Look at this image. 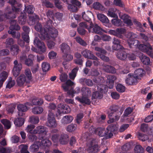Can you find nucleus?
<instances>
[{
  "label": "nucleus",
  "mask_w": 153,
  "mask_h": 153,
  "mask_svg": "<svg viewBox=\"0 0 153 153\" xmlns=\"http://www.w3.org/2000/svg\"><path fill=\"white\" fill-rule=\"evenodd\" d=\"M74 85V83L71 80H68L65 84H64L62 87L65 92H67V94L71 95L73 97L74 94L76 93V91H74L73 86Z\"/></svg>",
  "instance_id": "f257e3e1"
},
{
  "label": "nucleus",
  "mask_w": 153,
  "mask_h": 153,
  "mask_svg": "<svg viewBox=\"0 0 153 153\" xmlns=\"http://www.w3.org/2000/svg\"><path fill=\"white\" fill-rule=\"evenodd\" d=\"M35 28L36 31L40 32L39 37L42 40L45 39L48 37L47 29L44 28L43 30L42 26L40 23H37L35 26Z\"/></svg>",
  "instance_id": "f03ea898"
},
{
  "label": "nucleus",
  "mask_w": 153,
  "mask_h": 153,
  "mask_svg": "<svg viewBox=\"0 0 153 153\" xmlns=\"http://www.w3.org/2000/svg\"><path fill=\"white\" fill-rule=\"evenodd\" d=\"M89 146L87 149L89 153L98 152L99 150V146L98 145V140L93 139L90 140L89 142Z\"/></svg>",
  "instance_id": "7ed1b4c3"
},
{
  "label": "nucleus",
  "mask_w": 153,
  "mask_h": 153,
  "mask_svg": "<svg viewBox=\"0 0 153 153\" xmlns=\"http://www.w3.org/2000/svg\"><path fill=\"white\" fill-rule=\"evenodd\" d=\"M57 114H56V116L57 117L61 114H68L70 113L71 111L69 107L65 104L59 103L57 105Z\"/></svg>",
  "instance_id": "20e7f679"
},
{
  "label": "nucleus",
  "mask_w": 153,
  "mask_h": 153,
  "mask_svg": "<svg viewBox=\"0 0 153 153\" xmlns=\"http://www.w3.org/2000/svg\"><path fill=\"white\" fill-rule=\"evenodd\" d=\"M95 49L96 51L99 52L96 53L97 56L104 62H107L109 61V58L105 56L107 51L105 50L97 47H95Z\"/></svg>",
  "instance_id": "39448f33"
},
{
  "label": "nucleus",
  "mask_w": 153,
  "mask_h": 153,
  "mask_svg": "<svg viewBox=\"0 0 153 153\" xmlns=\"http://www.w3.org/2000/svg\"><path fill=\"white\" fill-rule=\"evenodd\" d=\"M138 48L143 52H146L150 56L153 58L152 48L149 44L147 45L140 44L138 46Z\"/></svg>",
  "instance_id": "423d86ee"
},
{
  "label": "nucleus",
  "mask_w": 153,
  "mask_h": 153,
  "mask_svg": "<svg viewBox=\"0 0 153 153\" xmlns=\"http://www.w3.org/2000/svg\"><path fill=\"white\" fill-rule=\"evenodd\" d=\"M53 113L49 111L48 114V120L46 125L50 127H55L57 125Z\"/></svg>",
  "instance_id": "0eeeda50"
},
{
  "label": "nucleus",
  "mask_w": 153,
  "mask_h": 153,
  "mask_svg": "<svg viewBox=\"0 0 153 153\" xmlns=\"http://www.w3.org/2000/svg\"><path fill=\"white\" fill-rule=\"evenodd\" d=\"M126 32V29L123 28H117L116 30H110L109 31L110 34L122 39H123L124 36L122 34Z\"/></svg>",
  "instance_id": "6e6552de"
},
{
  "label": "nucleus",
  "mask_w": 153,
  "mask_h": 153,
  "mask_svg": "<svg viewBox=\"0 0 153 153\" xmlns=\"http://www.w3.org/2000/svg\"><path fill=\"white\" fill-rule=\"evenodd\" d=\"M120 112H118L117 113L112 112H108V116L110 120L108 121V123H110L117 121L119 119L120 116L122 114V111H120Z\"/></svg>",
  "instance_id": "1a4fd4ad"
},
{
  "label": "nucleus",
  "mask_w": 153,
  "mask_h": 153,
  "mask_svg": "<svg viewBox=\"0 0 153 153\" xmlns=\"http://www.w3.org/2000/svg\"><path fill=\"white\" fill-rule=\"evenodd\" d=\"M17 12L12 10L10 8L7 7L5 10V12L4 13V16L7 19H15L16 17V13Z\"/></svg>",
  "instance_id": "9d476101"
},
{
  "label": "nucleus",
  "mask_w": 153,
  "mask_h": 153,
  "mask_svg": "<svg viewBox=\"0 0 153 153\" xmlns=\"http://www.w3.org/2000/svg\"><path fill=\"white\" fill-rule=\"evenodd\" d=\"M34 44L36 45L42 53L46 52V48L44 43L40 41L37 37H35L33 42Z\"/></svg>",
  "instance_id": "9b49d317"
},
{
  "label": "nucleus",
  "mask_w": 153,
  "mask_h": 153,
  "mask_svg": "<svg viewBox=\"0 0 153 153\" xmlns=\"http://www.w3.org/2000/svg\"><path fill=\"white\" fill-rule=\"evenodd\" d=\"M118 129V126L114 124L109 125L106 128V130L108 131V138H110L113 136L112 133H115Z\"/></svg>",
  "instance_id": "f8f14e48"
},
{
  "label": "nucleus",
  "mask_w": 153,
  "mask_h": 153,
  "mask_svg": "<svg viewBox=\"0 0 153 153\" xmlns=\"http://www.w3.org/2000/svg\"><path fill=\"white\" fill-rule=\"evenodd\" d=\"M81 53L85 58L97 60L98 58L93 54L92 52L89 50L85 49L82 51Z\"/></svg>",
  "instance_id": "ddd939ff"
},
{
  "label": "nucleus",
  "mask_w": 153,
  "mask_h": 153,
  "mask_svg": "<svg viewBox=\"0 0 153 153\" xmlns=\"http://www.w3.org/2000/svg\"><path fill=\"white\" fill-rule=\"evenodd\" d=\"M16 82L17 85L20 87L23 86L25 83L28 82V79H26L25 75L24 74L20 75L19 76L17 77Z\"/></svg>",
  "instance_id": "4468645a"
},
{
  "label": "nucleus",
  "mask_w": 153,
  "mask_h": 153,
  "mask_svg": "<svg viewBox=\"0 0 153 153\" xmlns=\"http://www.w3.org/2000/svg\"><path fill=\"white\" fill-rule=\"evenodd\" d=\"M128 77L126 80V83L128 85H134L137 82V79L134 75L132 76V74H129L128 75Z\"/></svg>",
  "instance_id": "2eb2a0df"
},
{
  "label": "nucleus",
  "mask_w": 153,
  "mask_h": 153,
  "mask_svg": "<svg viewBox=\"0 0 153 153\" xmlns=\"http://www.w3.org/2000/svg\"><path fill=\"white\" fill-rule=\"evenodd\" d=\"M100 137H105L108 138V131L105 130V128L103 127H99L97 128L96 134Z\"/></svg>",
  "instance_id": "dca6fc26"
},
{
  "label": "nucleus",
  "mask_w": 153,
  "mask_h": 153,
  "mask_svg": "<svg viewBox=\"0 0 153 153\" xmlns=\"http://www.w3.org/2000/svg\"><path fill=\"white\" fill-rule=\"evenodd\" d=\"M9 3L11 5L13 10L16 12H19V8L21 6V4L18 3L15 0H9Z\"/></svg>",
  "instance_id": "f3484780"
},
{
  "label": "nucleus",
  "mask_w": 153,
  "mask_h": 153,
  "mask_svg": "<svg viewBox=\"0 0 153 153\" xmlns=\"http://www.w3.org/2000/svg\"><path fill=\"white\" fill-rule=\"evenodd\" d=\"M48 131V129L45 127L39 126L35 129V134L38 133L46 135Z\"/></svg>",
  "instance_id": "a211bd4d"
},
{
  "label": "nucleus",
  "mask_w": 153,
  "mask_h": 153,
  "mask_svg": "<svg viewBox=\"0 0 153 153\" xmlns=\"http://www.w3.org/2000/svg\"><path fill=\"white\" fill-rule=\"evenodd\" d=\"M76 99L84 105L85 104L89 105L91 103V101L88 97L82 96L81 97H76Z\"/></svg>",
  "instance_id": "6ab92c4d"
},
{
  "label": "nucleus",
  "mask_w": 153,
  "mask_h": 153,
  "mask_svg": "<svg viewBox=\"0 0 153 153\" xmlns=\"http://www.w3.org/2000/svg\"><path fill=\"white\" fill-rule=\"evenodd\" d=\"M113 49L115 50H119L123 48V47L120 45V40L116 38L113 39Z\"/></svg>",
  "instance_id": "aec40b11"
},
{
  "label": "nucleus",
  "mask_w": 153,
  "mask_h": 153,
  "mask_svg": "<svg viewBox=\"0 0 153 153\" xmlns=\"http://www.w3.org/2000/svg\"><path fill=\"white\" fill-rule=\"evenodd\" d=\"M124 50V49L123 48L119 50V51L117 55V57L121 60H125L128 56L127 53Z\"/></svg>",
  "instance_id": "412c9836"
},
{
  "label": "nucleus",
  "mask_w": 153,
  "mask_h": 153,
  "mask_svg": "<svg viewBox=\"0 0 153 153\" xmlns=\"http://www.w3.org/2000/svg\"><path fill=\"white\" fill-rule=\"evenodd\" d=\"M47 33L48 36L49 35L52 38H55L57 37L58 35V31L56 29L54 28H50L47 30ZM49 38V36L48 38H46L45 39H48Z\"/></svg>",
  "instance_id": "4be33fe9"
},
{
  "label": "nucleus",
  "mask_w": 153,
  "mask_h": 153,
  "mask_svg": "<svg viewBox=\"0 0 153 153\" xmlns=\"http://www.w3.org/2000/svg\"><path fill=\"white\" fill-rule=\"evenodd\" d=\"M145 73L144 69L142 68H139L135 71L134 75L138 79H140L141 78L145 75Z\"/></svg>",
  "instance_id": "5701e85b"
},
{
  "label": "nucleus",
  "mask_w": 153,
  "mask_h": 153,
  "mask_svg": "<svg viewBox=\"0 0 153 153\" xmlns=\"http://www.w3.org/2000/svg\"><path fill=\"white\" fill-rule=\"evenodd\" d=\"M69 140L68 135L66 134H61L59 141L60 144L62 145L67 144Z\"/></svg>",
  "instance_id": "b1692460"
},
{
  "label": "nucleus",
  "mask_w": 153,
  "mask_h": 153,
  "mask_svg": "<svg viewBox=\"0 0 153 153\" xmlns=\"http://www.w3.org/2000/svg\"><path fill=\"white\" fill-rule=\"evenodd\" d=\"M10 27L9 30H19L20 27L19 25L17 24V21L16 20H12L10 22Z\"/></svg>",
  "instance_id": "393cba45"
},
{
  "label": "nucleus",
  "mask_w": 153,
  "mask_h": 153,
  "mask_svg": "<svg viewBox=\"0 0 153 153\" xmlns=\"http://www.w3.org/2000/svg\"><path fill=\"white\" fill-rule=\"evenodd\" d=\"M79 25L81 28H85L88 29L89 31H91V29L93 27V24L92 22H81L80 23Z\"/></svg>",
  "instance_id": "a878e982"
},
{
  "label": "nucleus",
  "mask_w": 153,
  "mask_h": 153,
  "mask_svg": "<svg viewBox=\"0 0 153 153\" xmlns=\"http://www.w3.org/2000/svg\"><path fill=\"white\" fill-rule=\"evenodd\" d=\"M39 20V17L38 16L33 14L32 16H29V24L30 25H32L35 24L36 22H37Z\"/></svg>",
  "instance_id": "bb28decb"
},
{
  "label": "nucleus",
  "mask_w": 153,
  "mask_h": 153,
  "mask_svg": "<svg viewBox=\"0 0 153 153\" xmlns=\"http://www.w3.org/2000/svg\"><path fill=\"white\" fill-rule=\"evenodd\" d=\"M117 79L116 77L113 75H108L107 76V79L108 81V85L110 88H113L114 85V81Z\"/></svg>",
  "instance_id": "cd10ccee"
},
{
  "label": "nucleus",
  "mask_w": 153,
  "mask_h": 153,
  "mask_svg": "<svg viewBox=\"0 0 153 153\" xmlns=\"http://www.w3.org/2000/svg\"><path fill=\"white\" fill-rule=\"evenodd\" d=\"M124 109V108L123 107H120L116 105H113L110 108V110L111 112L116 113L118 112H120V111H122V113Z\"/></svg>",
  "instance_id": "c85d7f7f"
},
{
  "label": "nucleus",
  "mask_w": 153,
  "mask_h": 153,
  "mask_svg": "<svg viewBox=\"0 0 153 153\" xmlns=\"http://www.w3.org/2000/svg\"><path fill=\"white\" fill-rule=\"evenodd\" d=\"M122 19L124 23L128 26H131L133 25V23L130 19V17L127 15L124 14L122 17Z\"/></svg>",
  "instance_id": "c756f323"
},
{
  "label": "nucleus",
  "mask_w": 153,
  "mask_h": 153,
  "mask_svg": "<svg viewBox=\"0 0 153 153\" xmlns=\"http://www.w3.org/2000/svg\"><path fill=\"white\" fill-rule=\"evenodd\" d=\"M73 117L71 115H66L64 116L62 120V123L64 124L70 123L73 120Z\"/></svg>",
  "instance_id": "7c9ffc66"
},
{
  "label": "nucleus",
  "mask_w": 153,
  "mask_h": 153,
  "mask_svg": "<svg viewBox=\"0 0 153 153\" xmlns=\"http://www.w3.org/2000/svg\"><path fill=\"white\" fill-rule=\"evenodd\" d=\"M61 49L64 54H67L70 52V48L68 45L63 43L61 45Z\"/></svg>",
  "instance_id": "2f4dec72"
},
{
  "label": "nucleus",
  "mask_w": 153,
  "mask_h": 153,
  "mask_svg": "<svg viewBox=\"0 0 153 153\" xmlns=\"http://www.w3.org/2000/svg\"><path fill=\"white\" fill-rule=\"evenodd\" d=\"M92 28L93 32L96 33L101 34L102 33V31H104L101 28L99 27L97 24H95L94 25H93Z\"/></svg>",
  "instance_id": "473e14b6"
},
{
  "label": "nucleus",
  "mask_w": 153,
  "mask_h": 153,
  "mask_svg": "<svg viewBox=\"0 0 153 153\" xmlns=\"http://www.w3.org/2000/svg\"><path fill=\"white\" fill-rule=\"evenodd\" d=\"M82 96L88 97L91 96V91L89 88L87 87H83L82 89Z\"/></svg>",
  "instance_id": "72a5a7b5"
},
{
  "label": "nucleus",
  "mask_w": 153,
  "mask_h": 153,
  "mask_svg": "<svg viewBox=\"0 0 153 153\" xmlns=\"http://www.w3.org/2000/svg\"><path fill=\"white\" fill-rule=\"evenodd\" d=\"M97 88L98 91L101 92L102 93L107 92L108 89L107 85L102 84H98Z\"/></svg>",
  "instance_id": "f704fd0d"
},
{
  "label": "nucleus",
  "mask_w": 153,
  "mask_h": 153,
  "mask_svg": "<svg viewBox=\"0 0 153 153\" xmlns=\"http://www.w3.org/2000/svg\"><path fill=\"white\" fill-rule=\"evenodd\" d=\"M98 19L104 23H108L109 20L107 17L102 14H99L97 15Z\"/></svg>",
  "instance_id": "c9c22d12"
},
{
  "label": "nucleus",
  "mask_w": 153,
  "mask_h": 153,
  "mask_svg": "<svg viewBox=\"0 0 153 153\" xmlns=\"http://www.w3.org/2000/svg\"><path fill=\"white\" fill-rule=\"evenodd\" d=\"M99 91H96L93 92L92 97V99H101L103 97V94L101 92Z\"/></svg>",
  "instance_id": "e433bc0d"
},
{
  "label": "nucleus",
  "mask_w": 153,
  "mask_h": 153,
  "mask_svg": "<svg viewBox=\"0 0 153 153\" xmlns=\"http://www.w3.org/2000/svg\"><path fill=\"white\" fill-rule=\"evenodd\" d=\"M24 120L23 118H18L15 120L14 122L16 126L20 127L24 124Z\"/></svg>",
  "instance_id": "4c0bfd02"
},
{
  "label": "nucleus",
  "mask_w": 153,
  "mask_h": 153,
  "mask_svg": "<svg viewBox=\"0 0 153 153\" xmlns=\"http://www.w3.org/2000/svg\"><path fill=\"white\" fill-rule=\"evenodd\" d=\"M31 102L34 105H41L43 103V101L42 99L34 98L32 100Z\"/></svg>",
  "instance_id": "58836bf2"
},
{
  "label": "nucleus",
  "mask_w": 153,
  "mask_h": 153,
  "mask_svg": "<svg viewBox=\"0 0 153 153\" xmlns=\"http://www.w3.org/2000/svg\"><path fill=\"white\" fill-rule=\"evenodd\" d=\"M26 16L24 13H22L18 17L19 23L21 25H24L26 21Z\"/></svg>",
  "instance_id": "ea45409f"
},
{
  "label": "nucleus",
  "mask_w": 153,
  "mask_h": 153,
  "mask_svg": "<svg viewBox=\"0 0 153 153\" xmlns=\"http://www.w3.org/2000/svg\"><path fill=\"white\" fill-rule=\"evenodd\" d=\"M10 51L14 55H17L19 53L20 50L17 45H14L10 48Z\"/></svg>",
  "instance_id": "a19ab883"
},
{
  "label": "nucleus",
  "mask_w": 153,
  "mask_h": 153,
  "mask_svg": "<svg viewBox=\"0 0 153 153\" xmlns=\"http://www.w3.org/2000/svg\"><path fill=\"white\" fill-rule=\"evenodd\" d=\"M117 18L113 19L111 21L112 24L114 25L117 26H121L123 25V22L121 20L118 19V17Z\"/></svg>",
  "instance_id": "79ce46f5"
},
{
  "label": "nucleus",
  "mask_w": 153,
  "mask_h": 153,
  "mask_svg": "<svg viewBox=\"0 0 153 153\" xmlns=\"http://www.w3.org/2000/svg\"><path fill=\"white\" fill-rule=\"evenodd\" d=\"M1 122L4 125L5 129H8L10 128L11 124L9 120L6 119H4L1 120Z\"/></svg>",
  "instance_id": "37998d69"
},
{
  "label": "nucleus",
  "mask_w": 153,
  "mask_h": 153,
  "mask_svg": "<svg viewBox=\"0 0 153 153\" xmlns=\"http://www.w3.org/2000/svg\"><path fill=\"white\" fill-rule=\"evenodd\" d=\"M80 81L81 83L84 84L85 82L86 85L89 86H91L93 84L92 81L89 79L81 78L80 79Z\"/></svg>",
  "instance_id": "c03bdc74"
},
{
  "label": "nucleus",
  "mask_w": 153,
  "mask_h": 153,
  "mask_svg": "<svg viewBox=\"0 0 153 153\" xmlns=\"http://www.w3.org/2000/svg\"><path fill=\"white\" fill-rule=\"evenodd\" d=\"M34 10V8L32 5H29L27 6H25V11L29 14H33Z\"/></svg>",
  "instance_id": "a18cd8bd"
},
{
  "label": "nucleus",
  "mask_w": 153,
  "mask_h": 153,
  "mask_svg": "<svg viewBox=\"0 0 153 153\" xmlns=\"http://www.w3.org/2000/svg\"><path fill=\"white\" fill-rule=\"evenodd\" d=\"M43 110L42 107L36 106L32 109V111L34 114H39L42 112Z\"/></svg>",
  "instance_id": "49530a36"
},
{
  "label": "nucleus",
  "mask_w": 153,
  "mask_h": 153,
  "mask_svg": "<svg viewBox=\"0 0 153 153\" xmlns=\"http://www.w3.org/2000/svg\"><path fill=\"white\" fill-rule=\"evenodd\" d=\"M8 33L9 34H11L14 38L18 39H19L20 37V33L19 32H16L14 30H9L8 31Z\"/></svg>",
  "instance_id": "de8ad7c7"
},
{
  "label": "nucleus",
  "mask_w": 153,
  "mask_h": 153,
  "mask_svg": "<svg viewBox=\"0 0 153 153\" xmlns=\"http://www.w3.org/2000/svg\"><path fill=\"white\" fill-rule=\"evenodd\" d=\"M77 128V125L75 124H71L68 125L66 128L67 131L72 132L75 131Z\"/></svg>",
  "instance_id": "09e8293b"
},
{
  "label": "nucleus",
  "mask_w": 153,
  "mask_h": 153,
  "mask_svg": "<svg viewBox=\"0 0 153 153\" xmlns=\"http://www.w3.org/2000/svg\"><path fill=\"white\" fill-rule=\"evenodd\" d=\"M141 60L143 64L145 65H149L150 62L149 58L145 56H142Z\"/></svg>",
  "instance_id": "8fccbe9b"
},
{
  "label": "nucleus",
  "mask_w": 153,
  "mask_h": 153,
  "mask_svg": "<svg viewBox=\"0 0 153 153\" xmlns=\"http://www.w3.org/2000/svg\"><path fill=\"white\" fill-rule=\"evenodd\" d=\"M35 126L33 125L30 124L28 125L26 128L25 130L27 132L30 134H35V129L33 130L35 128Z\"/></svg>",
  "instance_id": "3c124183"
},
{
  "label": "nucleus",
  "mask_w": 153,
  "mask_h": 153,
  "mask_svg": "<svg viewBox=\"0 0 153 153\" xmlns=\"http://www.w3.org/2000/svg\"><path fill=\"white\" fill-rule=\"evenodd\" d=\"M12 152V151L10 148H4L2 146H0V153H11Z\"/></svg>",
  "instance_id": "603ef678"
},
{
  "label": "nucleus",
  "mask_w": 153,
  "mask_h": 153,
  "mask_svg": "<svg viewBox=\"0 0 153 153\" xmlns=\"http://www.w3.org/2000/svg\"><path fill=\"white\" fill-rule=\"evenodd\" d=\"M135 153H143L144 150L142 146L139 145H136L134 148Z\"/></svg>",
  "instance_id": "864d4df0"
},
{
  "label": "nucleus",
  "mask_w": 153,
  "mask_h": 153,
  "mask_svg": "<svg viewBox=\"0 0 153 153\" xmlns=\"http://www.w3.org/2000/svg\"><path fill=\"white\" fill-rule=\"evenodd\" d=\"M14 43V40L12 38H8L6 39L5 42L6 48L11 47Z\"/></svg>",
  "instance_id": "5fc2aeb1"
},
{
  "label": "nucleus",
  "mask_w": 153,
  "mask_h": 153,
  "mask_svg": "<svg viewBox=\"0 0 153 153\" xmlns=\"http://www.w3.org/2000/svg\"><path fill=\"white\" fill-rule=\"evenodd\" d=\"M22 68H13V73L15 77L17 76L20 74Z\"/></svg>",
  "instance_id": "6e6d98bb"
},
{
  "label": "nucleus",
  "mask_w": 153,
  "mask_h": 153,
  "mask_svg": "<svg viewBox=\"0 0 153 153\" xmlns=\"http://www.w3.org/2000/svg\"><path fill=\"white\" fill-rule=\"evenodd\" d=\"M25 74L27 79L30 80L32 79V76L31 71L30 69L26 68L25 70Z\"/></svg>",
  "instance_id": "4d7b16f0"
},
{
  "label": "nucleus",
  "mask_w": 153,
  "mask_h": 153,
  "mask_svg": "<svg viewBox=\"0 0 153 153\" xmlns=\"http://www.w3.org/2000/svg\"><path fill=\"white\" fill-rule=\"evenodd\" d=\"M93 7L95 9L98 10H102L104 9L103 7L98 2H96L94 4Z\"/></svg>",
  "instance_id": "13d9d810"
},
{
  "label": "nucleus",
  "mask_w": 153,
  "mask_h": 153,
  "mask_svg": "<svg viewBox=\"0 0 153 153\" xmlns=\"http://www.w3.org/2000/svg\"><path fill=\"white\" fill-rule=\"evenodd\" d=\"M15 80H12V79L10 77L8 80V83L6 85V88H10L13 87L15 84Z\"/></svg>",
  "instance_id": "bf43d9fd"
},
{
  "label": "nucleus",
  "mask_w": 153,
  "mask_h": 153,
  "mask_svg": "<svg viewBox=\"0 0 153 153\" xmlns=\"http://www.w3.org/2000/svg\"><path fill=\"white\" fill-rule=\"evenodd\" d=\"M17 108L19 112H25L27 110V106L23 104L19 105L17 106Z\"/></svg>",
  "instance_id": "052dcab7"
},
{
  "label": "nucleus",
  "mask_w": 153,
  "mask_h": 153,
  "mask_svg": "<svg viewBox=\"0 0 153 153\" xmlns=\"http://www.w3.org/2000/svg\"><path fill=\"white\" fill-rule=\"evenodd\" d=\"M29 120L30 122L34 124H36L39 121V118L38 117L32 116L30 117Z\"/></svg>",
  "instance_id": "680f3d73"
},
{
  "label": "nucleus",
  "mask_w": 153,
  "mask_h": 153,
  "mask_svg": "<svg viewBox=\"0 0 153 153\" xmlns=\"http://www.w3.org/2000/svg\"><path fill=\"white\" fill-rule=\"evenodd\" d=\"M138 138L142 141H145L149 139L148 136L140 133L138 134Z\"/></svg>",
  "instance_id": "e2e57ef3"
},
{
  "label": "nucleus",
  "mask_w": 153,
  "mask_h": 153,
  "mask_svg": "<svg viewBox=\"0 0 153 153\" xmlns=\"http://www.w3.org/2000/svg\"><path fill=\"white\" fill-rule=\"evenodd\" d=\"M78 70V68H74L73 69L71 72L69 74V76L71 79H74L76 76V73Z\"/></svg>",
  "instance_id": "0e129e2a"
},
{
  "label": "nucleus",
  "mask_w": 153,
  "mask_h": 153,
  "mask_svg": "<svg viewBox=\"0 0 153 153\" xmlns=\"http://www.w3.org/2000/svg\"><path fill=\"white\" fill-rule=\"evenodd\" d=\"M8 76L7 73L5 71L2 72L0 75V80L4 82Z\"/></svg>",
  "instance_id": "69168bd1"
},
{
  "label": "nucleus",
  "mask_w": 153,
  "mask_h": 153,
  "mask_svg": "<svg viewBox=\"0 0 153 153\" xmlns=\"http://www.w3.org/2000/svg\"><path fill=\"white\" fill-rule=\"evenodd\" d=\"M116 89L118 92L122 93L124 92L125 90V88L122 84H118L116 87Z\"/></svg>",
  "instance_id": "338daca9"
},
{
  "label": "nucleus",
  "mask_w": 153,
  "mask_h": 153,
  "mask_svg": "<svg viewBox=\"0 0 153 153\" xmlns=\"http://www.w3.org/2000/svg\"><path fill=\"white\" fill-rule=\"evenodd\" d=\"M51 144L50 141L47 139H44L41 141L42 145L44 146L49 147Z\"/></svg>",
  "instance_id": "774afa93"
}]
</instances>
